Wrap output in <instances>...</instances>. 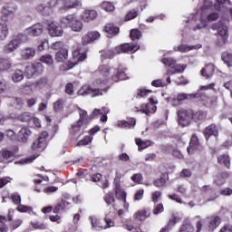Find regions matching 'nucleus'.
<instances>
[{
    "label": "nucleus",
    "mask_w": 232,
    "mask_h": 232,
    "mask_svg": "<svg viewBox=\"0 0 232 232\" xmlns=\"http://www.w3.org/2000/svg\"><path fill=\"white\" fill-rule=\"evenodd\" d=\"M89 219L91 220V224L92 227H99V219H97L95 216H90Z\"/></svg>",
    "instance_id": "63"
},
{
    "label": "nucleus",
    "mask_w": 232,
    "mask_h": 232,
    "mask_svg": "<svg viewBox=\"0 0 232 232\" xmlns=\"http://www.w3.org/2000/svg\"><path fill=\"white\" fill-rule=\"evenodd\" d=\"M114 82H119V81H124L126 79V73L124 72L117 71L116 74L111 77Z\"/></svg>",
    "instance_id": "42"
},
{
    "label": "nucleus",
    "mask_w": 232,
    "mask_h": 232,
    "mask_svg": "<svg viewBox=\"0 0 232 232\" xmlns=\"http://www.w3.org/2000/svg\"><path fill=\"white\" fill-rule=\"evenodd\" d=\"M64 104L62 100H58L56 102L53 104V110L54 111H61L63 110Z\"/></svg>",
    "instance_id": "58"
},
{
    "label": "nucleus",
    "mask_w": 232,
    "mask_h": 232,
    "mask_svg": "<svg viewBox=\"0 0 232 232\" xmlns=\"http://www.w3.org/2000/svg\"><path fill=\"white\" fill-rule=\"evenodd\" d=\"M206 119V112L198 111L195 113L192 112V120L197 122V121H204Z\"/></svg>",
    "instance_id": "39"
},
{
    "label": "nucleus",
    "mask_w": 232,
    "mask_h": 232,
    "mask_svg": "<svg viewBox=\"0 0 232 232\" xmlns=\"http://www.w3.org/2000/svg\"><path fill=\"white\" fill-rule=\"evenodd\" d=\"M108 83V80H102L97 79L93 82V86H96L97 88H92V87H83L81 90H79L78 93L79 95H92V97H97V95H102V92H108L110 87L104 88L106 84Z\"/></svg>",
    "instance_id": "1"
},
{
    "label": "nucleus",
    "mask_w": 232,
    "mask_h": 232,
    "mask_svg": "<svg viewBox=\"0 0 232 232\" xmlns=\"http://www.w3.org/2000/svg\"><path fill=\"white\" fill-rule=\"evenodd\" d=\"M130 37L132 41H135V39H140V37H142V33H140L139 29H132L130 30Z\"/></svg>",
    "instance_id": "46"
},
{
    "label": "nucleus",
    "mask_w": 232,
    "mask_h": 232,
    "mask_svg": "<svg viewBox=\"0 0 232 232\" xmlns=\"http://www.w3.org/2000/svg\"><path fill=\"white\" fill-rule=\"evenodd\" d=\"M18 121H21V122H30L32 121V115L30 112H23L18 116Z\"/></svg>",
    "instance_id": "44"
},
{
    "label": "nucleus",
    "mask_w": 232,
    "mask_h": 232,
    "mask_svg": "<svg viewBox=\"0 0 232 232\" xmlns=\"http://www.w3.org/2000/svg\"><path fill=\"white\" fill-rule=\"evenodd\" d=\"M78 111H79V115H80L78 122L80 124H82V126H84V124H88V112L86 111L81 109L80 107H78Z\"/></svg>",
    "instance_id": "27"
},
{
    "label": "nucleus",
    "mask_w": 232,
    "mask_h": 232,
    "mask_svg": "<svg viewBox=\"0 0 232 232\" xmlns=\"http://www.w3.org/2000/svg\"><path fill=\"white\" fill-rule=\"evenodd\" d=\"M154 186H156V188H162L166 185V176L164 174H162L160 179H155L153 182Z\"/></svg>",
    "instance_id": "40"
},
{
    "label": "nucleus",
    "mask_w": 232,
    "mask_h": 232,
    "mask_svg": "<svg viewBox=\"0 0 232 232\" xmlns=\"http://www.w3.org/2000/svg\"><path fill=\"white\" fill-rule=\"evenodd\" d=\"M14 40L18 43V46H21V44L26 43V41H28V36L26 34H19L14 38Z\"/></svg>",
    "instance_id": "48"
},
{
    "label": "nucleus",
    "mask_w": 232,
    "mask_h": 232,
    "mask_svg": "<svg viewBox=\"0 0 232 232\" xmlns=\"http://www.w3.org/2000/svg\"><path fill=\"white\" fill-rule=\"evenodd\" d=\"M198 94H188V93H180L178 95V101L181 102V101H191L193 99H197Z\"/></svg>",
    "instance_id": "30"
},
{
    "label": "nucleus",
    "mask_w": 232,
    "mask_h": 232,
    "mask_svg": "<svg viewBox=\"0 0 232 232\" xmlns=\"http://www.w3.org/2000/svg\"><path fill=\"white\" fill-rule=\"evenodd\" d=\"M17 211H20V213H26L28 211H32V208L24 205H19L17 207Z\"/></svg>",
    "instance_id": "61"
},
{
    "label": "nucleus",
    "mask_w": 232,
    "mask_h": 232,
    "mask_svg": "<svg viewBox=\"0 0 232 232\" xmlns=\"http://www.w3.org/2000/svg\"><path fill=\"white\" fill-rule=\"evenodd\" d=\"M135 142L138 146L139 151H142V150H146L148 146H151V140H142L140 138H137Z\"/></svg>",
    "instance_id": "25"
},
{
    "label": "nucleus",
    "mask_w": 232,
    "mask_h": 232,
    "mask_svg": "<svg viewBox=\"0 0 232 232\" xmlns=\"http://www.w3.org/2000/svg\"><path fill=\"white\" fill-rule=\"evenodd\" d=\"M27 33L33 37H37L43 34V25L41 24H35L27 29Z\"/></svg>",
    "instance_id": "19"
},
{
    "label": "nucleus",
    "mask_w": 232,
    "mask_h": 232,
    "mask_svg": "<svg viewBox=\"0 0 232 232\" xmlns=\"http://www.w3.org/2000/svg\"><path fill=\"white\" fill-rule=\"evenodd\" d=\"M137 15H139V9H133L125 15V21H131V19H135Z\"/></svg>",
    "instance_id": "50"
},
{
    "label": "nucleus",
    "mask_w": 232,
    "mask_h": 232,
    "mask_svg": "<svg viewBox=\"0 0 232 232\" xmlns=\"http://www.w3.org/2000/svg\"><path fill=\"white\" fill-rule=\"evenodd\" d=\"M15 14V8L10 10V7H4L2 9V16L0 17V41H5L8 37V26L6 21H12Z\"/></svg>",
    "instance_id": "2"
},
{
    "label": "nucleus",
    "mask_w": 232,
    "mask_h": 232,
    "mask_svg": "<svg viewBox=\"0 0 232 232\" xmlns=\"http://www.w3.org/2000/svg\"><path fill=\"white\" fill-rule=\"evenodd\" d=\"M72 57L73 59H77L79 62H82L86 59L87 55L86 53H81L79 49H76L72 52Z\"/></svg>",
    "instance_id": "34"
},
{
    "label": "nucleus",
    "mask_w": 232,
    "mask_h": 232,
    "mask_svg": "<svg viewBox=\"0 0 232 232\" xmlns=\"http://www.w3.org/2000/svg\"><path fill=\"white\" fill-rule=\"evenodd\" d=\"M102 8H103L105 12H113V10H115V5H113V4L111 2H102Z\"/></svg>",
    "instance_id": "47"
},
{
    "label": "nucleus",
    "mask_w": 232,
    "mask_h": 232,
    "mask_svg": "<svg viewBox=\"0 0 232 232\" xmlns=\"http://www.w3.org/2000/svg\"><path fill=\"white\" fill-rule=\"evenodd\" d=\"M135 218H137L138 220H140V222L146 220V218H148V217H150V213L146 210H138L135 215H134Z\"/></svg>",
    "instance_id": "32"
},
{
    "label": "nucleus",
    "mask_w": 232,
    "mask_h": 232,
    "mask_svg": "<svg viewBox=\"0 0 232 232\" xmlns=\"http://www.w3.org/2000/svg\"><path fill=\"white\" fill-rule=\"evenodd\" d=\"M227 43V37L218 35V39L216 41L217 46H218L219 48H222V46H224V44H226Z\"/></svg>",
    "instance_id": "53"
},
{
    "label": "nucleus",
    "mask_w": 232,
    "mask_h": 232,
    "mask_svg": "<svg viewBox=\"0 0 232 232\" xmlns=\"http://www.w3.org/2000/svg\"><path fill=\"white\" fill-rule=\"evenodd\" d=\"M151 84L156 88H159V87L164 88V86H168L166 82H162V80H154L152 81Z\"/></svg>",
    "instance_id": "62"
},
{
    "label": "nucleus",
    "mask_w": 232,
    "mask_h": 232,
    "mask_svg": "<svg viewBox=\"0 0 232 232\" xmlns=\"http://www.w3.org/2000/svg\"><path fill=\"white\" fill-rule=\"evenodd\" d=\"M14 158V152L8 150H0V162H5V160H8L9 159Z\"/></svg>",
    "instance_id": "28"
},
{
    "label": "nucleus",
    "mask_w": 232,
    "mask_h": 232,
    "mask_svg": "<svg viewBox=\"0 0 232 232\" xmlns=\"http://www.w3.org/2000/svg\"><path fill=\"white\" fill-rule=\"evenodd\" d=\"M218 34L220 37H227L229 39V33L227 31V26L221 24L218 28Z\"/></svg>",
    "instance_id": "35"
},
{
    "label": "nucleus",
    "mask_w": 232,
    "mask_h": 232,
    "mask_svg": "<svg viewBox=\"0 0 232 232\" xmlns=\"http://www.w3.org/2000/svg\"><path fill=\"white\" fill-rule=\"evenodd\" d=\"M140 46L133 44H123L115 48L116 53H128V52H131V53L137 52Z\"/></svg>",
    "instance_id": "6"
},
{
    "label": "nucleus",
    "mask_w": 232,
    "mask_h": 232,
    "mask_svg": "<svg viewBox=\"0 0 232 232\" xmlns=\"http://www.w3.org/2000/svg\"><path fill=\"white\" fill-rule=\"evenodd\" d=\"M36 10L39 12V14H42V15H44L45 17H48V15H50V14L53 12L52 5L50 3L47 5L40 4L36 7Z\"/></svg>",
    "instance_id": "15"
},
{
    "label": "nucleus",
    "mask_w": 232,
    "mask_h": 232,
    "mask_svg": "<svg viewBox=\"0 0 232 232\" xmlns=\"http://www.w3.org/2000/svg\"><path fill=\"white\" fill-rule=\"evenodd\" d=\"M137 124L135 119H131L130 121H118V128H133Z\"/></svg>",
    "instance_id": "29"
},
{
    "label": "nucleus",
    "mask_w": 232,
    "mask_h": 232,
    "mask_svg": "<svg viewBox=\"0 0 232 232\" xmlns=\"http://www.w3.org/2000/svg\"><path fill=\"white\" fill-rule=\"evenodd\" d=\"M218 164H221L222 166H225V168H229L231 161L229 160V155L227 154H222L218 157Z\"/></svg>",
    "instance_id": "26"
},
{
    "label": "nucleus",
    "mask_w": 232,
    "mask_h": 232,
    "mask_svg": "<svg viewBox=\"0 0 232 232\" xmlns=\"http://www.w3.org/2000/svg\"><path fill=\"white\" fill-rule=\"evenodd\" d=\"M97 15V11L87 9L82 14V20L83 23H90V21H95Z\"/></svg>",
    "instance_id": "14"
},
{
    "label": "nucleus",
    "mask_w": 232,
    "mask_h": 232,
    "mask_svg": "<svg viewBox=\"0 0 232 232\" xmlns=\"http://www.w3.org/2000/svg\"><path fill=\"white\" fill-rule=\"evenodd\" d=\"M116 53L113 51H106L102 53V59H113Z\"/></svg>",
    "instance_id": "55"
},
{
    "label": "nucleus",
    "mask_w": 232,
    "mask_h": 232,
    "mask_svg": "<svg viewBox=\"0 0 232 232\" xmlns=\"http://www.w3.org/2000/svg\"><path fill=\"white\" fill-rule=\"evenodd\" d=\"M104 201L107 206H113L115 204V197L113 196V192H109L104 197Z\"/></svg>",
    "instance_id": "38"
},
{
    "label": "nucleus",
    "mask_w": 232,
    "mask_h": 232,
    "mask_svg": "<svg viewBox=\"0 0 232 232\" xmlns=\"http://www.w3.org/2000/svg\"><path fill=\"white\" fill-rule=\"evenodd\" d=\"M231 1L229 0H218V4L215 5L216 10H222V8H227L231 6Z\"/></svg>",
    "instance_id": "31"
},
{
    "label": "nucleus",
    "mask_w": 232,
    "mask_h": 232,
    "mask_svg": "<svg viewBox=\"0 0 232 232\" xmlns=\"http://www.w3.org/2000/svg\"><path fill=\"white\" fill-rule=\"evenodd\" d=\"M46 149V140H44V138H38L36 139L31 145V150L33 151H44Z\"/></svg>",
    "instance_id": "11"
},
{
    "label": "nucleus",
    "mask_w": 232,
    "mask_h": 232,
    "mask_svg": "<svg viewBox=\"0 0 232 232\" xmlns=\"http://www.w3.org/2000/svg\"><path fill=\"white\" fill-rule=\"evenodd\" d=\"M35 73H43L44 67L41 63H34L32 64Z\"/></svg>",
    "instance_id": "52"
},
{
    "label": "nucleus",
    "mask_w": 232,
    "mask_h": 232,
    "mask_svg": "<svg viewBox=\"0 0 232 232\" xmlns=\"http://www.w3.org/2000/svg\"><path fill=\"white\" fill-rule=\"evenodd\" d=\"M198 138L197 135H193L190 140L189 146L187 148L188 155H193L195 150H198Z\"/></svg>",
    "instance_id": "21"
},
{
    "label": "nucleus",
    "mask_w": 232,
    "mask_h": 232,
    "mask_svg": "<svg viewBox=\"0 0 232 232\" xmlns=\"http://www.w3.org/2000/svg\"><path fill=\"white\" fill-rule=\"evenodd\" d=\"M60 23L65 27H69L73 32H81L82 30V22L79 20L76 14H68L60 18Z\"/></svg>",
    "instance_id": "3"
},
{
    "label": "nucleus",
    "mask_w": 232,
    "mask_h": 232,
    "mask_svg": "<svg viewBox=\"0 0 232 232\" xmlns=\"http://www.w3.org/2000/svg\"><path fill=\"white\" fill-rule=\"evenodd\" d=\"M68 59V49H61L55 54L57 63H64Z\"/></svg>",
    "instance_id": "23"
},
{
    "label": "nucleus",
    "mask_w": 232,
    "mask_h": 232,
    "mask_svg": "<svg viewBox=\"0 0 232 232\" xmlns=\"http://www.w3.org/2000/svg\"><path fill=\"white\" fill-rule=\"evenodd\" d=\"M35 84L37 88H46V86L50 84V80L48 79V77L44 76L40 78L38 81H36Z\"/></svg>",
    "instance_id": "33"
},
{
    "label": "nucleus",
    "mask_w": 232,
    "mask_h": 232,
    "mask_svg": "<svg viewBox=\"0 0 232 232\" xmlns=\"http://www.w3.org/2000/svg\"><path fill=\"white\" fill-rule=\"evenodd\" d=\"M103 30L108 34V37H114V35H117L120 32L119 27L115 26L113 24H107Z\"/></svg>",
    "instance_id": "18"
},
{
    "label": "nucleus",
    "mask_w": 232,
    "mask_h": 232,
    "mask_svg": "<svg viewBox=\"0 0 232 232\" xmlns=\"http://www.w3.org/2000/svg\"><path fill=\"white\" fill-rule=\"evenodd\" d=\"M228 177H229V173L221 172L218 176V179H216V184H218V186H222V184H224V179H227Z\"/></svg>",
    "instance_id": "49"
},
{
    "label": "nucleus",
    "mask_w": 232,
    "mask_h": 232,
    "mask_svg": "<svg viewBox=\"0 0 232 232\" xmlns=\"http://www.w3.org/2000/svg\"><path fill=\"white\" fill-rule=\"evenodd\" d=\"M150 102L146 105H141L140 111L141 113H145V115H150V113H155L157 111V106H155V100L153 98H150Z\"/></svg>",
    "instance_id": "10"
},
{
    "label": "nucleus",
    "mask_w": 232,
    "mask_h": 232,
    "mask_svg": "<svg viewBox=\"0 0 232 232\" xmlns=\"http://www.w3.org/2000/svg\"><path fill=\"white\" fill-rule=\"evenodd\" d=\"M174 224H176L175 218L170 219L168 226L162 227L160 232H169V230L171 229V226H173Z\"/></svg>",
    "instance_id": "57"
},
{
    "label": "nucleus",
    "mask_w": 232,
    "mask_h": 232,
    "mask_svg": "<svg viewBox=\"0 0 232 232\" xmlns=\"http://www.w3.org/2000/svg\"><path fill=\"white\" fill-rule=\"evenodd\" d=\"M221 59L230 68L232 66V54L229 53H223L221 54Z\"/></svg>",
    "instance_id": "37"
},
{
    "label": "nucleus",
    "mask_w": 232,
    "mask_h": 232,
    "mask_svg": "<svg viewBox=\"0 0 232 232\" xmlns=\"http://www.w3.org/2000/svg\"><path fill=\"white\" fill-rule=\"evenodd\" d=\"M98 73H101L103 77H108L110 75V67L108 65H102L98 69Z\"/></svg>",
    "instance_id": "45"
},
{
    "label": "nucleus",
    "mask_w": 232,
    "mask_h": 232,
    "mask_svg": "<svg viewBox=\"0 0 232 232\" xmlns=\"http://www.w3.org/2000/svg\"><path fill=\"white\" fill-rule=\"evenodd\" d=\"M3 220H6V217L0 216V232H8V227L5 225Z\"/></svg>",
    "instance_id": "56"
},
{
    "label": "nucleus",
    "mask_w": 232,
    "mask_h": 232,
    "mask_svg": "<svg viewBox=\"0 0 232 232\" xmlns=\"http://www.w3.org/2000/svg\"><path fill=\"white\" fill-rule=\"evenodd\" d=\"M48 32L51 37H61L64 34L63 27L57 25L55 23L48 24Z\"/></svg>",
    "instance_id": "9"
},
{
    "label": "nucleus",
    "mask_w": 232,
    "mask_h": 232,
    "mask_svg": "<svg viewBox=\"0 0 232 232\" xmlns=\"http://www.w3.org/2000/svg\"><path fill=\"white\" fill-rule=\"evenodd\" d=\"M21 57L24 61H30L35 57V48L34 47H25L21 51Z\"/></svg>",
    "instance_id": "13"
},
{
    "label": "nucleus",
    "mask_w": 232,
    "mask_h": 232,
    "mask_svg": "<svg viewBox=\"0 0 232 232\" xmlns=\"http://www.w3.org/2000/svg\"><path fill=\"white\" fill-rule=\"evenodd\" d=\"M178 115V122L179 126L183 128L186 126H189L191 124V121H193V111L181 109L177 111Z\"/></svg>",
    "instance_id": "4"
},
{
    "label": "nucleus",
    "mask_w": 232,
    "mask_h": 232,
    "mask_svg": "<svg viewBox=\"0 0 232 232\" xmlns=\"http://www.w3.org/2000/svg\"><path fill=\"white\" fill-rule=\"evenodd\" d=\"M35 73L36 72L34 69V65L30 64L25 67L24 75L27 77V79H32Z\"/></svg>",
    "instance_id": "41"
},
{
    "label": "nucleus",
    "mask_w": 232,
    "mask_h": 232,
    "mask_svg": "<svg viewBox=\"0 0 232 232\" xmlns=\"http://www.w3.org/2000/svg\"><path fill=\"white\" fill-rule=\"evenodd\" d=\"M213 72H215V65H213L212 63H209L201 70V75L208 79L211 77V75H213Z\"/></svg>",
    "instance_id": "24"
},
{
    "label": "nucleus",
    "mask_w": 232,
    "mask_h": 232,
    "mask_svg": "<svg viewBox=\"0 0 232 232\" xmlns=\"http://www.w3.org/2000/svg\"><path fill=\"white\" fill-rule=\"evenodd\" d=\"M41 63H44L45 64L52 65L53 64V58H52V55L47 54L44 55L40 58Z\"/></svg>",
    "instance_id": "51"
},
{
    "label": "nucleus",
    "mask_w": 232,
    "mask_h": 232,
    "mask_svg": "<svg viewBox=\"0 0 232 232\" xmlns=\"http://www.w3.org/2000/svg\"><path fill=\"white\" fill-rule=\"evenodd\" d=\"M163 64L170 66V69L167 72V75H174V73H182L186 70V65H175L177 61L173 58H163Z\"/></svg>",
    "instance_id": "5"
},
{
    "label": "nucleus",
    "mask_w": 232,
    "mask_h": 232,
    "mask_svg": "<svg viewBox=\"0 0 232 232\" xmlns=\"http://www.w3.org/2000/svg\"><path fill=\"white\" fill-rule=\"evenodd\" d=\"M22 79H24V74L21 70L15 71L12 75V80L14 82H21Z\"/></svg>",
    "instance_id": "36"
},
{
    "label": "nucleus",
    "mask_w": 232,
    "mask_h": 232,
    "mask_svg": "<svg viewBox=\"0 0 232 232\" xmlns=\"http://www.w3.org/2000/svg\"><path fill=\"white\" fill-rule=\"evenodd\" d=\"M32 135V130L27 127H23L17 133V140L20 144H26Z\"/></svg>",
    "instance_id": "7"
},
{
    "label": "nucleus",
    "mask_w": 232,
    "mask_h": 232,
    "mask_svg": "<svg viewBox=\"0 0 232 232\" xmlns=\"http://www.w3.org/2000/svg\"><path fill=\"white\" fill-rule=\"evenodd\" d=\"M206 140H209V137H218V127L215 124H210L204 130Z\"/></svg>",
    "instance_id": "12"
},
{
    "label": "nucleus",
    "mask_w": 232,
    "mask_h": 232,
    "mask_svg": "<svg viewBox=\"0 0 232 232\" xmlns=\"http://www.w3.org/2000/svg\"><path fill=\"white\" fill-rule=\"evenodd\" d=\"M219 232H232V226L227 225V226L223 227Z\"/></svg>",
    "instance_id": "64"
},
{
    "label": "nucleus",
    "mask_w": 232,
    "mask_h": 232,
    "mask_svg": "<svg viewBox=\"0 0 232 232\" xmlns=\"http://www.w3.org/2000/svg\"><path fill=\"white\" fill-rule=\"evenodd\" d=\"M179 232H195V227L191 223H185L180 227Z\"/></svg>",
    "instance_id": "43"
},
{
    "label": "nucleus",
    "mask_w": 232,
    "mask_h": 232,
    "mask_svg": "<svg viewBox=\"0 0 232 232\" xmlns=\"http://www.w3.org/2000/svg\"><path fill=\"white\" fill-rule=\"evenodd\" d=\"M81 128H82V124L77 121L72 125L71 131L73 134L79 133L81 131Z\"/></svg>",
    "instance_id": "54"
},
{
    "label": "nucleus",
    "mask_w": 232,
    "mask_h": 232,
    "mask_svg": "<svg viewBox=\"0 0 232 232\" xmlns=\"http://www.w3.org/2000/svg\"><path fill=\"white\" fill-rule=\"evenodd\" d=\"M220 217L218 216H212L209 218L208 220V230L209 231H215L218 226H220Z\"/></svg>",
    "instance_id": "22"
},
{
    "label": "nucleus",
    "mask_w": 232,
    "mask_h": 232,
    "mask_svg": "<svg viewBox=\"0 0 232 232\" xmlns=\"http://www.w3.org/2000/svg\"><path fill=\"white\" fill-rule=\"evenodd\" d=\"M19 48V43H17V40H11L4 47V53H12L15 52Z\"/></svg>",
    "instance_id": "20"
},
{
    "label": "nucleus",
    "mask_w": 232,
    "mask_h": 232,
    "mask_svg": "<svg viewBox=\"0 0 232 232\" xmlns=\"http://www.w3.org/2000/svg\"><path fill=\"white\" fill-rule=\"evenodd\" d=\"M60 1H62L66 10H70L72 8H79V6H82V2L79 0H60Z\"/></svg>",
    "instance_id": "17"
},
{
    "label": "nucleus",
    "mask_w": 232,
    "mask_h": 232,
    "mask_svg": "<svg viewBox=\"0 0 232 232\" xmlns=\"http://www.w3.org/2000/svg\"><path fill=\"white\" fill-rule=\"evenodd\" d=\"M63 46H64V44L63 42L59 41V42H55L54 44H53L52 48H53V50H59V52H60V50H65V48H63Z\"/></svg>",
    "instance_id": "59"
},
{
    "label": "nucleus",
    "mask_w": 232,
    "mask_h": 232,
    "mask_svg": "<svg viewBox=\"0 0 232 232\" xmlns=\"http://www.w3.org/2000/svg\"><path fill=\"white\" fill-rule=\"evenodd\" d=\"M119 180H121V178L116 176L114 179V191L116 198H118V200H123V202H126V192H124V190H122L121 188V183Z\"/></svg>",
    "instance_id": "8"
},
{
    "label": "nucleus",
    "mask_w": 232,
    "mask_h": 232,
    "mask_svg": "<svg viewBox=\"0 0 232 232\" xmlns=\"http://www.w3.org/2000/svg\"><path fill=\"white\" fill-rule=\"evenodd\" d=\"M34 229H46V224L41 222H31Z\"/></svg>",
    "instance_id": "60"
},
{
    "label": "nucleus",
    "mask_w": 232,
    "mask_h": 232,
    "mask_svg": "<svg viewBox=\"0 0 232 232\" xmlns=\"http://www.w3.org/2000/svg\"><path fill=\"white\" fill-rule=\"evenodd\" d=\"M202 48L201 44H196V45H186L181 44L179 46L174 47L175 52H181L182 53L186 52H191V50H198Z\"/></svg>",
    "instance_id": "16"
}]
</instances>
